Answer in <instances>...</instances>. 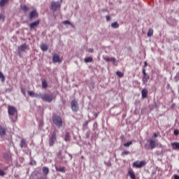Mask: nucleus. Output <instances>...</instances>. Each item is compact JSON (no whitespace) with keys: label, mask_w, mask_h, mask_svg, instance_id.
I'll return each instance as SVG.
<instances>
[{"label":"nucleus","mask_w":179,"mask_h":179,"mask_svg":"<svg viewBox=\"0 0 179 179\" xmlns=\"http://www.w3.org/2000/svg\"><path fill=\"white\" fill-rule=\"evenodd\" d=\"M61 8V3L59 1H52L50 4V9L53 12H57Z\"/></svg>","instance_id":"obj_4"},{"label":"nucleus","mask_w":179,"mask_h":179,"mask_svg":"<svg viewBox=\"0 0 179 179\" xmlns=\"http://www.w3.org/2000/svg\"><path fill=\"white\" fill-rule=\"evenodd\" d=\"M41 49L42 50V51H47V50H48V46L43 43L42 45H41Z\"/></svg>","instance_id":"obj_24"},{"label":"nucleus","mask_w":179,"mask_h":179,"mask_svg":"<svg viewBox=\"0 0 179 179\" xmlns=\"http://www.w3.org/2000/svg\"><path fill=\"white\" fill-rule=\"evenodd\" d=\"M63 24H70V26H71L72 27H75V26L73 24H72V23H71V22H69V20H65L62 22Z\"/></svg>","instance_id":"obj_28"},{"label":"nucleus","mask_w":179,"mask_h":179,"mask_svg":"<svg viewBox=\"0 0 179 179\" xmlns=\"http://www.w3.org/2000/svg\"><path fill=\"white\" fill-rule=\"evenodd\" d=\"M166 1H170V0H166ZM171 1H176V0H171Z\"/></svg>","instance_id":"obj_51"},{"label":"nucleus","mask_w":179,"mask_h":179,"mask_svg":"<svg viewBox=\"0 0 179 179\" xmlns=\"http://www.w3.org/2000/svg\"><path fill=\"white\" fill-rule=\"evenodd\" d=\"M88 52H93V49H92V48H91V49H89Z\"/></svg>","instance_id":"obj_47"},{"label":"nucleus","mask_w":179,"mask_h":179,"mask_svg":"<svg viewBox=\"0 0 179 179\" xmlns=\"http://www.w3.org/2000/svg\"><path fill=\"white\" fill-rule=\"evenodd\" d=\"M48 85L47 84V81L45 80H42V87L43 89H47Z\"/></svg>","instance_id":"obj_22"},{"label":"nucleus","mask_w":179,"mask_h":179,"mask_svg":"<svg viewBox=\"0 0 179 179\" xmlns=\"http://www.w3.org/2000/svg\"><path fill=\"white\" fill-rule=\"evenodd\" d=\"M64 141L66 142H69L71 141V135L69 134V132H66L64 136Z\"/></svg>","instance_id":"obj_20"},{"label":"nucleus","mask_w":179,"mask_h":179,"mask_svg":"<svg viewBox=\"0 0 179 179\" xmlns=\"http://www.w3.org/2000/svg\"><path fill=\"white\" fill-rule=\"evenodd\" d=\"M71 110L73 111H78L79 110V106H78V102L76 100L71 101Z\"/></svg>","instance_id":"obj_7"},{"label":"nucleus","mask_w":179,"mask_h":179,"mask_svg":"<svg viewBox=\"0 0 179 179\" xmlns=\"http://www.w3.org/2000/svg\"><path fill=\"white\" fill-rule=\"evenodd\" d=\"M150 79V76L149 75L146 74L145 76H143V83L145 85V83H148V81Z\"/></svg>","instance_id":"obj_19"},{"label":"nucleus","mask_w":179,"mask_h":179,"mask_svg":"<svg viewBox=\"0 0 179 179\" xmlns=\"http://www.w3.org/2000/svg\"><path fill=\"white\" fill-rule=\"evenodd\" d=\"M174 179H179V176L178 175H175L174 176Z\"/></svg>","instance_id":"obj_44"},{"label":"nucleus","mask_w":179,"mask_h":179,"mask_svg":"<svg viewBox=\"0 0 179 179\" xmlns=\"http://www.w3.org/2000/svg\"><path fill=\"white\" fill-rule=\"evenodd\" d=\"M105 61H106L107 62H108V61H113V59H110L108 57H105L104 58Z\"/></svg>","instance_id":"obj_39"},{"label":"nucleus","mask_w":179,"mask_h":179,"mask_svg":"<svg viewBox=\"0 0 179 179\" xmlns=\"http://www.w3.org/2000/svg\"><path fill=\"white\" fill-rule=\"evenodd\" d=\"M52 120L53 121V124H55L57 128H61V127H62L64 122L61 117L54 114L52 117Z\"/></svg>","instance_id":"obj_3"},{"label":"nucleus","mask_w":179,"mask_h":179,"mask_svg":"<svg viewBox=\"0 0 179 179\" xmlns=\"http://www.w3.org/2000/svg\"><path fill=\"white\" fill-rule=\"evenodd\" d=\"M146 66H148V62H144V68H146Z\"/></svg>","instance_id":"obj_45"},{"label":"nucleus","mask_w":179,"mask_h":179,"mask_svg":"<svg viewBox=\"0 0 179 179\" xmlns=\"http://www.w3.org/2000/svg\"><path fill=\"white\" fill-rule=\"evenodd\" d=\"M8 115H15L11 118L13 122H16L17 121V109L13 106H8Z\"/></svg>","instance_id":"obj_1"},{"label":"nucleus","mask_w":179,"mask_h":179,"mask_svg":"<svg viewBox=\"0 0 179 179\" xmlns=\"http://www.w3.org/2000/svg\"><path fill=\"white\" fill-rule=\"evenodd\" d=\"M98 114H99V113H96V114H95V117H97Z\"/></svg>","instance_id":"obj_50"},{"label":"nucleus","mask_w":179,"mask_h":179,"mask_svg":"<svg viewBox=\"0 0 179 179\" xmlns=\"http://www.w3.org/2000/svg\"><path fill=\"white\" fill-rule=\"evenodd\" d=\"M154 136H155V138H157V136H158V135H157V134H154Z\"/></svg>","instance_id":"obj_48"},{"label":"nucleus","mask_w":179,"mask_h":179,"mask_svg":"<svg viewBox=\"0 0 179 179\" xmlns=\"http://www.w3.org/2000/svg\"><path fill=\"white\" fill-rule=\"evenodd\" d=\"M127 155H129V151H123L122 152V156H127Z\"/></svg>","instance_id":"obj_34"},{"label":"nucleus","mask_w":179,"mask_h":179,"mask_svg":"<svg viewBox=\"0 0 179 179\" xmlns=\"http://www.w3.org/2000/svg\"><path fill=\"white\" fill-rule=\"evenodd\" d=\"M177 76H178V78H179V75L178 74H177Z\"/></svg>","instance_id":"obj_52"},{"label":"nucleus","mask_w":179,"mask_h":179,"mask_svg":"<svg viewBox=\"0 0 179 179\" xmlns=\"http://www.w3.org/2000/svg\"><path fill=\"white\" fill-rule=\"evenodd\" d=\"M38 24H40V20H37L35 22L29 24L30 30H33V29L34 27H37V26H38Z\"/></svg>","instance_id":"obj_10"},{"label":"nucleus","mask_w":179,"mask_h":179,"mask_svg":"<svg viewBox=\"0 0 179 179\" xmlns=\"http://www.w3.org/2000/svg\"><path fill=\"white\" fill-rule=\"evenodd\" d=\"M89 124V120H86L84 123H83V127H87Z\"/></svg>","instance_id":"obj_38"},{"label":"nucleus","mask_w":179,"mask_h":179,"mask_svg":"<svg viewBox=\"0 0 179 179\" xmlns=\"http://www.w3.org/2000/svg\"><path fill=\"white\" fill-rule=\"evenodd\" d=\"M36 96H38V97H40V99H41L44 101H46L47 103H51V101H52V100L55 99V96L52 94H43Z\"/></svg>","instance_id":"obj_2"},{"label":"nucleus","mask_w":179,"mask_h":179,"mask_svg":"<svg viewBox=\"0 0 179 179\" xmlns=\"http://www.w3.org/2000/svg\"><path fill=\"white\" fill-rule=\"evenodd\" d=\"M132 141H129L127 143H124L123 146H124V148H129L131 145H132Z\"/></svg>","instance_id":"obj_29"},{"label":"nucleus","mask_w":179,"mask_h":179,"mask_svg":"<svg viewBox=\"0 0 179 179\" xmlns=\"http://www.w3.org/2000/svg\"><path fill=\"white\" fill-rule=\"evenodd\" d=\"M28 94H29V96H30L31 97H34V96H36V94H34V92H33V91H28Z\"/></svg>","instance_id":"obj_33"},{"label":"nucleus","mask_w":179,"mask_h":179,"mask_svg":"<svg viewBox=\"0 0 179 179\" xmlns=\"http://www.w3.org/2000/svg\"><path fill=\"white\" fill-rule=\"evenodd\" d=\"M128 173L130 176V178L131 179H136V176H135V173L134 172V171H132V169H129Z\"/></svg>","instance_id":"obj_16"},{"label":"nucleus","mask_w":179,"mask_h":179,"mask_svg":"<svg viewBox=\"0 0 179 179\" xmlns=\"http://www.w3.org/2000/svg\"><path fill=\"white\" fill-rule=\"evenodd\" d=\"M153 29L150 28L147 34L148 37H152V36H153Z\"/></svg>","instance_id":"obj_25"},{"label":"nucleus","mask_w":179,"mask_h":179,"mask_svg":"<svg viewBox=\"0 0 179 179\" xmlns=\"http://www.w3.org/2000/svg\"><path fill=\"white\" fill-rule=\"evenodd\" d=\"M55 170L60 173H65V167L64 166H55Z\"/></svg>","instance_id":"obj_18"},{"label":"nucleus","mask_w":179,"mask_h":179,"mask_svg":"<svg viewBox=\"0 0 179 179\" xmlns=\"http://www.w3.org/2000/svg\"><path fill=\"white\" fill-rule=\"evenodd\" d=\"M57 141V134L55 132L52 133L49 138V145L50 146H54V143Z\"/></svg>","instance_id":"obj_6"},{"label":"nucleus","mask_w":179,"mask_h":179,"mask_svg":"<svg viewBox=\"0 0 179 179\" xmlns=\"http://www.w3.org/2000/svg\"><path fill=\"white\" fill-rule=\"evenodd\" d=\"M5 174H6V173H5L4 171L0 169V176H1V177H3V176H5Z\"/></svg>","instance_id":"obj_35"},{"label":"nucleus","mask_w":179,"mask_h":179,"mask_svg":"<svg viewBox=\"0 0 179 179\" xmlns=\"http://www.w3.org/2000/svg\"><path fill=\"white\" fill-rule=\"evenodd\" d=\"M144 166H146V161H136L133 163V167L136 169H142Z\"/></svg>","instance_id":"obj_5"},{"label":"nucleus","mask_w":179,"mask_h":179,"mask_svg":"<svg viewBox=\"0 0 179 179\" xmlns=\"http://www.w3.org/2000/svg\"><path fill=\"white\" fill-rule=\"evenodd\" d=\"M116 75L119 77V78H123L124 77V73L121 72V71H117L116 72Z\"/></svg>","instance_id":"obj_31"},{"label":"nucleus","mask_w":179,"mask_h":179,"mask_svg":"<svg viewBox=\"0 0 179 179\" xmlns=\"http://www.w3.org/2000/svg\"><path fill=\"white\" fill-rule=\"evenodd\" d=\"M36 179H47V178H44V177H43V176H40V177H38V178H36Z\"/></svg>","instance_id":"obj_43"},{"label":"nucleus","mask_w":179,"mask_h":179,"mask_svg":"<svg viewBox=\"0 0 179 179\" xmlns=\"http://www.w3.org/2000/svg\"><path fill=\"white\" fill-rule=\"evenodd\" d=\"M113 29H118V27H120V24H118V22H115L113 23Z\"/></svg>","instance_id":"obj_30"},{"label":"nucleus","mask_w":179,"mask_h":179,"mask_svg":"<svg viewBox=\"0 0 179 179\" xmlns=\"http://www.w3.org/2000/svg\"><path fill=\"white\" fill-rule=\"evenodd\" d=\"M92 61H93L92 57H85L84 59V62H85V64H87L88 62H92Z\"/></svg>","instance_id":"obj_26"},{"label":"nucleus","mask_w":179,"mask_h":179,"mask_svg":"<svg viewBox=\"0 0 179 179\" xmlns=\"http://www.w3.org/2000/svg\"><path fill=\"white\" fill-rule=\"evenodd\" d=\"M21 9L24 12H27L29 10V7H27V6H26V5H22V6H21Z\"/></svg>","instance_id":"obj_27"},{"label":"nucleus","mask_w":179,"mask_h":179,"mask_svg":"<svg viewBox=\"0 0 179 179\" xmlns=\"http://www.w3.org/2000/svg\"><path fill=\"white\" fill-rule=\"evenodd\" d=\"M0 79L1 82H5V76L0 71Z\"/></svg>","instance_id":"obj_32"},{"label":"nucleus","mask_w":179,"mask_h":179,"mask_svg":"<svg viewBox=\"0 0 179 179\" xmlns=\"http://www.w3.org/2000/svg\"><path fill=\"white\" fill-rule=\"evenodd\" d=\"M5 135H6V129L0 125V136H5Z\"/></svg>","instance_id":"obj_13"},{"label":"nucleus","mask_w":179,"mask_h":179,"mask_svg":"<svg viewBox=\"0 0 179 179\" xmlns=\"http://www.w3.org/2000/svg\"><path fill=\"white\" fill-rule=\"evenodd\" d=\"M174 135H176V136H178V135H179V130L178 129H175L173 131Z\"/></svg>","instance_id":"obj_36"},{"label":"nucleus","mask_w":179,"mask_h":179,"mask_svg":"<svg viewBox=\"0 0 179 179\" xmlns=\"http://www.w3.org/2000/svg\"><path fill=\"white\" fill-rule=\"evenodd\" d=\"M107 22L110 21V15H106V16Z\"/></svg>","instance_id":"obj_42"},{"label":"nucleus","mask_w":179,"mask_h":179,"mask_svg":"<svg viewBox=\"0 0 179 179\" xmlns=\"http://www.w3.org/2000/svg\"><path fill=\"white\" fill-rule=\"evenodd\" d=\"M149 143H150V149H155V148H156V141L153 140V139H150L148 141Z\"/></svg>","instance_id":"obj_12"},{"label":"nucleus","mask_w":179,"mask_h":179,"mask_svg":"<svg viewBox=\"0 0 179 179\" xmlns=\"http://www.w3.org/2000/svg\"><path fill=\"white\" fill-rule=\"evenodd\" d=\"M174 107H176V104L173 103V104L171 105V108H174Z\"/></svg>","instance_id":"obj_46"},{"label":"nucleus","mask_w":179,"mask_h":179,"mask_svg":"<svg viewBox=\"0 0 179 179\" xmlns=\"http://www.w3.org/2000/svg\"><path fill=\"white\" fill-rule=\"evenodd\" d=\"M38 16V13H37V11L36 10H32L29 13V19L31 20V19H34V17H37Z\"/></svg>","instance_id":"obj_11"},{"label":"nucleus","mask_w":179,"mask_h":179,"mask_svg":"<svg viewBox=\"0 0 179 179\" xmlns=\"http://www.w3.org/2000/svg\"><path fill=\"white\" fill-rule=\"evenodd\" d=\"M21 93H22V94H26V91L24 90V89L21 88Z\"/></svg>","instance_id":"obj_41"},{"label":"nucleus","mask_w":179,"mask_h":179,"mask_svg":"<svg viewBox=\"0 0 179 179\" xmlns=\"http://www.w3.org/2000/svg\"><path fill=\"white\" fill-rule=\"evenodd\" d=\"M20 148H27V143L24 138H22L20 143Z\"/></svg>","instance_id":"obj_15"},{"label":"nucleus","mask_w":179,"mask_h":179,"mask_svg":"<svg viewBox=\"0 0 179 179\" xmlns=\"http://www.w3.org/2000/svg\"><path fill=\"white\" fill-rule=\"evenodd\" d=\"M8 2H9V0H0V6H5V4L8 3Z\"/></svg>","instance_id":"obj_23"},{"label":"nucleus","mask_w":179,"mask_h":179,"mask_svg":"<svg viewBox=\"0 0 179 179\" xmlns=\"http://www.w3.org/2000/svg\"><path fill=\"white\" fill-rule=\"evenodd\" d=\"M113 62H115V59L113 58Z\"/></svg>","instance_id":"obj_49"},{"label":"nucleus","mask_w":179,"mask_h":179,"mask_svg":"<svg viewBox=\"0 0 179 179\" xmlns=\"http://www.w3.org/2000/svg\"><path fill=\"white\" fill-rule=\"evenodd\" d=\"M143 76H145V75H148L146 73V69H143Z\"/></svg>","instance_id":"obj_40"},{"label":"nucleus","mask_w":179,"mask_h":179,"mask_svg":"<svg viewBox=\"0 0 179 179\" xmlns=\"http://www.w3.org/2000/svg\"><path fill=\"white\" fill-rule=\"evenodd\" d=\"M43 173L45 174V176H47L48 173H50V169L47 166H43Z\"/></svg>","instance_id":"obj_21"},{"label":"nucleus","mask_w":179,"mask_h":179,"mask_svg":"<svg viewBox=\"0 0 179 179\" xmlns=\"http://www.w3.org/2000/svg\"><path fill=\"white\" fill-rule=\"evenodd\" d=\"M111 26H113V24H111Z\"/></svg>","instance_id":"obj_53"},{"label":"nucleus","mask_w":179,"mask_h":179,"mask_svg":"<svg viewBox=\"0 0 179 179\" xmlns=\"http://www.w3.org/2000/svg\"><path fill=\"white\" fill-rule=\"evenodd\" d=\"M0 20H5V15L3 14H0Z\"/></svg>","instance_id":"obj_37"},{"label":"nucleus","mask_w":179,"mask_h":179,"mask_svg":"<svg viewBox=\"0 0 179 179\" xmlns=\"http://www.w3.org/2000/svg\"><path fill=\"white\" fill-rule=\"evenodd\" d=\"M28 48L27 44L23 43L21 45L18 47L17 52L18 54H20L22 52L26 51V49Z\"/></svg>","instance_id":"obj_8"},{"label":"nucleus","mask_w":179,"mask_h":179,"mask_svg":"<svg viewBox=\"0 0 179 179\" xmlns=\"http://www.w3.org/2000/svg\"><path fill=\"white\" fill-rule=\"evenodd\" d=\"M141 96L143 99H146V97H148V89L143 88L142 90Z\"/></svg>","instance_id":"obj_14"},{"label":"nucleus","mask_w":179,"mask_h":179,"mask_svg":"<svg viewBox=\"0 0 179 179\" xmlns=\"http://www.w3.org/2000/svg\"><path fill=\"white\" fill-rule=\"evenodd\" d=\"M52 62H54L55 64L57 63V62H62V61L59 58V55H58V54L55 53L53 55V56H52Z\"/></svg>","instance_id":"obj_9"},{"label":"nucleus","mask_w":179,"mask_h":179,"mask_svg":"<svg viewBox=\"0 0 179 179\" xmlns=\"http://www.w3.org/2000/svg\"><path fill=\"white\" fill-rule=\"evenodd\" d=\"M171 146H172L173 150H179V143L178 142L172 143Z\"/></svg>","instance_id":"obj_17"}]
</instances>
